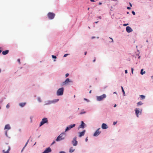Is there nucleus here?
I'll return each instance as SVG.
<instances>
[{
    "mask_svg": "<svg viewBox=\"0 0 153 153\" xmlns=\"http://www.w3.org/2000/svg\"><path fill=\"white\" fill-rule=\"evenodd\" d=\"M65 133H62L60 134L57 137L56 139L57 141H60L61 140H63L65 137Z\"/></svg>",
    "mask_w": 153,
    "mask_h": 153,
    "instance_id": "f257e3e1",
    "label": "nucleus"
},
{
    "mask_svg": "<svg viewBox=\"0 0 153 153\" xmlns=\"http://www.w3.org/2000/svg\"><path fill=\"white\" fill-rule=\"evenodd\" d=\"M136 116L137 117H138V114L140 115L142 114V109L139 108H136L134 110Z\"/></svg>",
    "mask_w": 153,
    "mask_h": 153,
    "instance_id": "f03ea898",
    "label": "nucleus"
},
{
    "mask_svg": "<svg viewBox=\"0 0 153 153\" xmlns=\"http://www.w3.org/2000/svg\"><path fill=\"white\" fill-rule=\"evenodd\" d=\"M48 16V19H50L51 20L54 19V18L55 14V13L52 12H49L47 14Z\"/></svg>",
    "mask_w": 153,
    "mask_h": 153,
    "instance_id": "7ed1b4c3",
    "label": "nucleus"
},
{
    "mask_svg": "<svg viewBox=\"0 0 153 153\" xmlns=\"http://www.w3.org/2000/svg\"><path fill=\"white\" fill-rule=\"evenodd\" d=\"M106 95L105 94H104L102 95L99 96H97V101H100L103 100L104 98H106Z\"/></svg>",
    "mask_w": 153,
    "mask_h": 153,
    "instance_id": "20e7f679",
    "label": "nucleus"
},
{
    "mask_svg": "<svg viewBox=\"0 0 153 153\" xmlns=\"http://www.w3.org/2000/svg\"><path fill=\"white\" fill-rule=\"evenodd\" d=\"M64 89L63 88H59L57 91V95H61L63 94Z\"/></svg>",
    "mask_w": 153,
    "mask_h": 153,
    "instance_id": "39448f33",
    "label": "nucleus"
},
{
    "mask_svg": "<svg viewBox=\"0 0 153 153\" xmlns=\"http://www.w3.org/2000/svg\"><path fill=\"white\" fill-rule=\"evenodd\" d=\"M5 148H7V150L6 149L3 150L2 152L3 153H9V151L10 149V148L9 146L7 145L5 146Z\"/></svg>",
    "mask_w": 153,
    "mask_h": 153,
    "instance_id": "423d86ee",
    "label": "nucleus"
},
{
    "mask_svg": "<svg viewBox=\"0 0 153 153\" xmlns=\"http://www.w3.org/2000/svg\"><path fill=\"white\" fill-rule=\"evenodd\" d=\"M77 137H74L72 141V143L74 146H76L77 145L78 142L76 141Z\"/></svg>",
    "mask_w": 153,
    "mask_h": 153,
    "instance_id": "0eeeda50",
    "label": "nucleus"
},
{
    "mask_svg": "<svg viewBox=\"0 0 153 153\" xmlns=\"http://www.w3.org/2000/svg\"><path fill=\"white\" fill-rule=\"evenodd\" d=\"M48 122V120L47 118H44L42 119V121L40 122V126H41L45 123Z\"/></svg>",
    "mask_w": 153,
    "mask_h": 153,
    "instance_id": "6e6552de",
    "label": "nucleus"
},
{
    "mask_svg": "<svg viewBox=\"0 0 153 153\" xmlns=\"http://www.w3.org/2000/svg\"><path fill=\"white\" fill-rule=\"evenodd\" d=\"M75 126V124H73L69 125V126L67 127L66 128V129H65V131H66L70 130L71 128L74 127Z\"/></svg>",
    "mask_w": 153,
    "mask_h": 153,
    "instance_id": "1a4fd4ad",
    "label": "nucleus"
},
{
    "mask_svg": "<svg viewBox=\"0 0 153 153\" xmlns=\"http://www.w3.org/2000/svg\"><path fill=\"white\" fill-rule=\"evenodd\" d=\"M100 128L98 129L95 132L94 134V136H96L98 135L101 133V131H99V130L100 129Z\"/></svg>",
    "mask_w": 153,
    "mask_h": 153,
    "instance_id": "9d476101",
    "label": "nucleus"
},
{
    "mask_svg": "<svg viewBox=\"0 0 153 153\" xmlns=\"http://www.w3.org/2000/svg\"><path fill=\"white\" fill-rule=\"evenodd\" d=\"M51 150L50 147H48L43 152V153H48L51 152Z\"/></svg>",
    "mask_w": 153,
    "mask_h": 153,
    "instance_id": "9b49d317",
    "label": "nucleus"
},
{
    "mask_svg": "<svg viewBox=\"0 0 153 153\" xmlns=\"http://www.w3.org/2000/svg\"><path fill=\"white\" fill-rule=\"evenodd\" d=\"M85 131L84 130H83V131H82V132H79V137H82V136H84V135L85 134Z\"/></svg>",
    "mask_w": 153,
    "mask_h": 153,
    "instance_id": "f8f14e48",
    "label": "nucleus"
},
{
    "mask_svg": "<svg viewBox=\"0 0 153 153\" xmlns=\"http://www.w3.org/2000/svg\"><path fill=\"white\" fill-rule=\"evenodd\" d=\"M126 30L127 32L130 33L133 30L130 27L127 26L126 27Z\"/></svg>",
    "mask_w": 153,
    "mask_h": 153,
    "instance_id": "ddd939ff",
    "label": "nucleus"
},
{
    "mask_svg": "<svg viewBox=\"0 0 153 153\" xmlns=\"http://www.w3.org/2000/svg\"><path fill=\"white\" fill-rule=\"evenodd\" d=\"M71 82V81L70 80V79L69 78H67L64 82H63L62 84L63 85H65Z\"/></svg>",
    "mask_w": 153,
    "mask_h": 153,
    "instance_id": "4468645a",
    "label": "nucleus"
},
{
    "mask_svg": "<svg viewBox=\"0 0 153 153\" xmlns=\"http://www.w3.org/2000/svg\"><path fill=\"white\" fill-rule=\"evenodd\" d=\"M108 127L107 125L104 123L102 124V129H106L108 128Z\"/></svg>",
    "mask_w": 153,
    "mask_h": 153,
    "instance_id": "2eb2a0df",
    "label": "nucleus"
},
{
    "mask_svg": "<svg viewBox=\"0 0 153 153\" xmlns=\"http://www.w3.org/2000/svg\"><path fill=\"white\" fill-rule=\"evenodd\" d=\"M85 124L82 121L81 124L79 126V128H83L84 127V126Z\"/></svg>",
    "mask_w": 153,
    "mask_h": 153,
    "instance_id": "dca6fc26",
    "label": "nucleus"
},
{
    "mask_svg": "<svg viewBox=\"0 0 153 153\" xmlns=\"http://www.w3.org/2000/svg\"><path fill=\"white\" fill-rule=\"evenodd\" d=\"M9 52V50H6L5 51H3L2 52V54L3 55H6Z\"/></svg>",
    "mask_w": 153,
    "mask_h": 153,
    "instance_id": "f3484780",
    "label": "nucleus"
},
{
    "mask_svg": "<svg viewBox=\"0 0 153 153\" xmlns=\"http://www.w3.org/2000/svg\"><path fill=\"white\" fill-rule=\"evenodd\" d=\"M10 126L9 125L7 124L5 125L4 129H10Z\"/></svg>",
    "mask_w": 153,
    "mask_h": 153,
    "instance_id": "a211bd4d",
    "label": "nucleus"
},
{
    "mask_svg": "<svg viewBox=\"0 0 153 153\" xmlns=\"http://www.w3.org/2000/svg\"><path fill=\"white\" fill-rule=\"evenodd\" d=\"M137 50L138 52L136 54V56H138V59H139L140 57V56H139L140 52H139V50L137 49Z\"/></svg>",
    "mask_w": 153,
    "mask_h": 153,
    "instance_id": "6ab92c4d",
    "label": "nucleus"
},
{
    "mask_svg": "<svg viewBox=\"0 0 153 153\" xmlns=\"http://www.w3.org/2000/svg\"><path fill=\"white\" fill-rule=\"evenodd\" d=\"M145 73H146L145 71H144L143 69H142L140 71V74L141 75H143L144 74H145Z\"/></svg>",
    "mask_w": 153,
    "mask_h": 153,
    "instance_id": "aec40b11",
    "label": "nucleus"
},
{
    "mask_svg": "<svg viewBox=\"0 0 153 153\" xmlns=\"http://www.w3.org/2000/svg\"><path fill=\"white\" fill-rule=\"evenodd\" d=\"M26 104V103H22L19 104V105L21 107H24Z\"/></svg>",
    "mask_w": 153,
    "mask_h": 153,
    "instance_id": "412c9836",
    "label": "nucleus"
},
{
    "mask_svg": "<svg viewBox=\"0 0 153 153\" xmlns=\"http://www.w3.org/2000/svg\"><path fill=\"white\" fill-rule=\"evenodd\" d=\"M140 97L141 100H143L145 99L146 96L143 95H140Z\"/></svg>",
    "mask_w": 153,
    "mask_h": 153,
    "instance_id": "4be33fe9",
    "label": "nucleus"
},
{
    "mask_svg": "<svg viewBox=\"0 0 153 153\" xmlns=\"http://www.w3.org/2000/svg\"><path fill=\"white\" fill-rule=\"evenodd\" d=\"M74 149H73V148L72 147H71L69 150V152L71 153L73 152H74Z\"/></svg>",
    "mask_w": 153,
    "mask_h": 153,
    "instance_id": "5701e85b",
    "label": "nucleus"
},
{
    "mask_svg": "<svg viewBox=\"0 0 153 153\" xmlns=\"http://www.w3.org/2000/svg\"><path fill=\"white\" fill-rule=\"evenodd\" d=\"M143 103L141 101H139L137 103V106L143 104Z\"/></svg>",
    "mask_w": 153,
    "mask_h": 153,
    "instance_id": "b1692460",
    "label": "nucleus"
},
{
    "mask_svg": "<svg viewBox=\"0 0 153 153\" xmlns=\"http://www.w3.org/2000/svg\"><path fill=\"white\" fill-rule=\"evenodd\" d=\"M28 141H29V140H27V142H26V144H25V146H24V147H23V148L22 149V151L23 150V149L25 148V147L26 146V145H27V144L28 143Z\"/></svg>",
    "mask_w": 153,
    "mask_h": 153,
    "instance_id": "393cba45",
    "label": "nucleus"
},
{
    "mask_svg": "<svg viewBox=\"0 0 153 153\" xmlns=\"http://www.w3.org/2000/svg\"><path fill=\"white\" fill-rule=\"evenodd\" d=\"M121 88H122V92L124 94H124H125V91H124L123 89V88L122 86H121Z\"/></svg>",
    "mask_w": 153,
    "mask_h": 153,
    "instance_id": "a878e982",
    "label": "nucleus"
},
{
    "mask_svg": "<svg viewBox=\"0 0 153 153\" xmlns=\"http://www.w3.org/2000/svg\"><path fill=\"white\" fill-rule=\"evenodd\" d=\"M37 100L40 102H41V99L39 97H38L37 98Z\"/></svg>",
    "mask_w": 153,
    "mask_h": 153,
    "instance_id": "bb28decb",
    "label": "nucleus"
},
{
    "mask_svg": "<svg viewBox=\"0 0 153 153\" xmlns=\"http://www.w3.org/2000/svg\"><path fill=\"white\" fill-rule=\"evenodd\" d=\"M6 107L7 108H8L10 107L9 104H8L6 105Z\"/></svg>",
    "mask_w": 153,
    "mask_h": 153,
    "instance_id": "cd10ccee",
    "label": "nucleus"
},
{
    "mask_svg": "<svg viewBox=\"0 0 153 153\" xmlns=\"http://www.w3.org/2000/svg\"><path fill=\"white\" fill-rule=\"evenodd\" d=\"M52 57L53 58L56 59V56H54L53 55H52Z\"/></svg>",
    "mask_w": 153,
    "mask_h": 153,
    "instance_id": "c85d7f7f",
    "label": "nucleus"
},
{
    "mask_svg": "<svg viewBox=\"0 0 153 153\" xmlns=\"http://www.w3.org/2000/svg\"><path fill=\"white\" fill-rule=\"evenodd\" d=\"M109 38L111 39V41H110V42H113V39L111 38V37H109Z\"/></svg>",
    "mask_w": 153,
    "mask_h": 153,
    "instance_id": "c756f323",
    "label": "nucleus"
},
{
    "mask_svg": "<svg viewBox=\"0 0 153 153\" xmlns=\"http://www.w3.org/2000/svg\"><path fill=\"white\" fill-rule=\"evenodd\" d=\"M17 61L18 62H19V64H20L21 62H20V59H17Z\"/></svg>",
    "mask_w": 153,
    "mask_h": 153,
    "instance_id": "7c9ffc66",
    "label": "nucleus"
},
{
    "mask_svg": "<svg viewBox=\"0 0 153 153\" xmlns=\"http://www.w3.org/2000/svg\"><path fill=\"white\" fill-rule=\"evenodd\" d=\"M85 111H83V112H80V114H85Z\"/></svg>",
    "mask_w": 153,
    "mask_h": 153,
    "instance_id": "2f4dec72",
    "label": "nucleus"
},
{
    "mask_svg": "<svg viewBox=\"0 0 153 153\" xmlns=\"http://www.w3.org/2000/svg\"><path fill=\"white\" fill-rule=\"evenodd\" d=\"M69 54H65V55H64V57H66L67 56V55H68Z\"/></svg>",
    "mask_w": 153,
    "mask_h": 153,
    "instance_id": "473e14b6",
    "label": "nucleus"
},
{
    "mask_svg": "<svg viewBox=\"0 0 153 153\" xmlns=\"http://www.w3.org/2000/svg\"><path fill=\"white\" fill-rule=\"evenodd\" d=\"M69 75V74L68 73H67L66 74H65V76L66 77H68Z\"/></svg>",
    "mask_w": 153,
    "mask_h": 153,
    "instance_id": "72a5a7b5",
    "label": "nucleus"
},
{
    "mask_svg": "<svg viewBox=\"0 0 153 153\" xmlns=\"http://www.w3.org/2000/svg\"><path fill=\"white\" fill-rule=\"evenodd\" d=\"M2 48H0V53L2 52Z\"/></svg>",
    "mask_w": 153,
    "mask_h": 153,
    "instance_id": "f704fd0d",
    "label": "nucleus"
},
{
    "mask_svg": "<svg viewBox=\"0 0 153 153\" xmlns=\"http://www.w3.org/2000/svg\"><path fill=\"white\" fill-rule=\"evenodd\" d=\"M128 25V24H124L123 25V26H126L127 25Z\"/></svg>",
    "mask_w": 153,
    "mask_h": 153,
    "instance_id": "c9c22d12",
    "label": "nucleus"
},
{
    "mask_svg": "<svg viewBox=\"0 0 153 153\" xmlns=\"http://www.w3.org/2000/svg\"><path fill=\"white\" fill-rule=\"evenodd\" d=\"M133 68H131V73L133 74Z\"/></svg>",
    "mask_w": 153,
    "mask_h": 153,
    "instance_id": "e433bc0d",
    "label": "nucleus"
},
{
    "mask_svg": "<svg viewBox=\"0 0 153 153\" xmlns=\"http://www.w3.org/2000/svg\"><path fill=\"white\" fill-rule=\"evenodd\" d=\"M5 135L7 136V131H6L5 133Z\"/></svg>",
    "mask_w": 153,
    "mask_h": 153,
    "instance_id": "4c0bfd02",
    "label": "nucleus"
},
{
    "mask_svg": "<svg viewBox=\"0 0 153 153\" xmlns=\"http://www.w3.org/2000/svg\"><path fill=\"white\" fill-rule=\"evenodd\" d=\"M116 123H117V122H114V123H113L114 125H115L116 124Z\"/></svg>",
    "mask_w": 153,
    "mask_h": 153,
    "instance_id": "58836bf2",
    "label": "nucleus"
},
{
    "mask_svg": "<svg viewBox=\"0 0 153 153\" xmlns=\"http://www.w3.org/2000/svg\"><path fill=\"white\" fill-rule=\"evenodd\" d=\"M88 140V137H86V138L85 139V140L86 142H87Z\"/></svg>",
    "mask_w": 153,
    "mask_h": 153,
    "instance_id": "ea45409f",
    "label": "nucleus"
},
{
    "mask_svg": "<svg viewBox=\"0 0 153 153\" xmlns=\"http://www.w3.org/2000/svg\"><path fill=\"white\" fill-rule=\"evenodd\" d=\"M59 153H65V152H60Z\"/></svg>",
    "mask_w": 153,
    "mask_h": 153,
    "instance_id": "a19ab883",
    "label": "nucleus"
},
{
    "mask_svg": "<svg viewBox=\"0 0 153 153\" xmlns=\"http://www.w3.org/2000/svg\"><path fill=\"white\" fill-rule=\"evenodd\" d=\"M98 18L99 19H101L102 18H101V16H99L98 17Z\"/></svg>",
    "mask_w": 153,
    "mask_h": 153,
    "instance_id": "79ce46f5",
    "label": "nucleus"
},
{
    "mask_svg": "<svg viewBox=\"0 0 153 153\" xmlns=\"http://www.w3.org/2000/svg\"><path fill=\"white\" fill-rule=\"evenodd\" d=\"M90 0L91 2H94L95 1L94 0Z\"/></svg>",
    "mask_w": 153,
    "mask_h": 153,
    "instance_id": "37998d69",
    "label": "nucleus"
},
{
    "mask_svg": "<svg viewBox=\"0 0 153 153\" xmlns=\"http://www.w3.org/2000/svg\"><path fill=\"white\" fill-rule=\"evenodd\" d=\"M125 73L126 74L127 73V70H125Z\"/></svg>",
    "mask_w": 153,
    "mask_h": 153,
    "instance_id": "c03bdc74",
    "label": "nucleus"
},
{
    "mask_svg": "<svg viewBox=\"0 0 153 153\" xmlns=\"http://www.w3.org/2000/svg\"><path fill=\"white\" fill-rule=\"evenodd\" d=\"M127 9H130V7H127Z\"/></svg>",
    "mask_w": 153,
    "mask_h": 153,
    "instance_id": "a18cd8bd",
    "label": "nucleus"
},
{
    "mask_svg": "<svg viewBox=\"0 0 153 153\" xmlns=\"http://www.w3.org/2000/svg\"><path fill=\"white\" fill-rule=\"evenodd\" d=\"M55 143V141H54L52 143V144H54V143Z\"/></svg>",
    "mask_w": 153,
    "mask_h": 153,
    "instance_id": "49530a36",
    "label": "nucleus"
},
{
    "mask_svg": "<svg viewBox=\"0 0 153 153\" xmlns=\"http://www.w3.org/2000/svg\"><path fill=\"white\" fill-rule=\"evenodd\" d=\"M132 13L133 14V15H134V11H132Z\"/></svg>",
    "mask_w": 153,
    "mask_h": 153,
    "instance_id": "de8ad7c7",
    "label": "nucleus"
},
{
    "mask_svg": "<svg viewBox=\"0 0 153 153\" xmlns=\"http://www.w3.org/2000/svg\"><path fill=\"white\" fill-rule=\"evenodd\" d=\"M99 5H101L102 4V3L100 2L99 3Z\"/></svg>",
    "mask_w": 153,
    "mask_h": 153,
    "instance_id": "09e8293b",
    "label": "nucleus"
},
{
    "mask_svg": "<svg viewBox=\"0 0 153 153\" xmlns=\"http://www.w3.org/2000/svg\"><path fill=\"white\" fill-rule=\"evenodd\" d=\"M90 94H91V90H90L89 92Z\"/></svg>",
    "mask_w": 153,
    "mask_h": 153,
    "instance_id": "8fccbe9b",
    "label": "nucleus"
},
{
    "mask_svg": "<svg viewBox=\"0 0 153 153\" xmlns=\"http://www.w3.org/2000/svg\"><path fill=\"white\" fill-rule=\"evenodd\" d=\"M117 106V105L116 104H115L114 105V107H115Z\"/></svg>",
    "mask_w": 153,
    "mask_h": 153,
    "instance_id": "3c124183",
    "label": "nucleus"
},
{
    "mask_svg": "<svg viewBox=\"0 0 153 153\" xmlns=\"http://www.w3.org/2000/svg\"><path fill=\"white\" fill-rule=\"evenodd\" d=\"M87 54V52H85V55H86Z\"/></svg>",
    "mask_w": 153,
    "mask_h": 153,
    "instance_id": "603ef678",
    "label": "nucleus"
},
{
    "mask_svg": "<svg viewBox=\"0 0 153 153\" xmlns=\"http://www.w3.org/2000/svg\"><path fill=\"white\" fill-rule=\"evenodd\" d=\"M58 100H59V99L56 100L55 102H57V101H58Z\"/></svg>",
    "mask_w": 153,
    "mask_h": 153,
    "instance_id": "864d4df0",
    "label": "nucleus"
},
{
    "mask_svg": "<svg viewBox=\"0 0 153 153\" xmlns=\"http://www.w3.org/2000/svg\"><path fill=\"white\" fill-rule=\"evenodd\" d=\"M98 22V21L97 22H94L96 23H97Z\"/></svg>",
    "mask_w": 153,
    "mask_h": 153,
    "instance_id": "5fc2aeb1",
    "label": "nucleus"
},
{
    "mask_svg": "<svg viewBox=\"0 0 153 153\" xmlns=\"http://www.w3.org/2000/svg\"><path fill=\"white\" fill-rule=\"evenodd\" d=\"M95 59H94V60H93V62H95Z\"/></svg>",
    "mask_w": 153,
    "mask_h": 153,
    "instance_id": "6e6d98bb",
    "label": "nucleus"
},
{
    "mask_svg": "<svg viewBox=\"0 0 153 153\" xmlns=\"http://www.w3.org/2000/svg\"><path fill=\"white\" fill-rule=\"evenodd\" d=\"M84 100H87V99H85V98H84Z\"/></svg>",
    "mask_w": 153,
    "mask_h": 153,
    "instance_id": "4d7b16f0",
    "label": "nucleus"
},
{
    "mask_svg": "<svg viewBox=\"0 0 153 153\" xmlns=\"http://www.w3.org/2000/svg\"><path fill=\"white\" fill-rule=\"evenodd\" d=\"M95 38V37H92V39H94V38Z\"/></svg>",
    "mask_w": 153,
    "mask_h": 153,
    "instance_id": "13d9d810",
    "label": "nucleus"
},
{
    "mask_svg": "<svg viewBox=\"0 0 153 153\" xmlns=\"http://www.w3.org/2000/svg\"><path fill=\"white\" fill-rule=\"evenodd\" d=\"M151 78H152V79H153V76H151Z\"/></svg>",
    "mask_w": 153,
    "mask_h": 153,
    "instance_id": "bf43d9fd",
    "label": "nucleus"
},
{
    "mask_svg": "<svg viewBox=\"0 0 153 153\" xmlns=\"http://www.w3.org/2000/svg\"><path fill=\"white\" fill-rule=\"evenodd\" d=\"M89 9H90V8H89V7H88V10H89Z\"/></svg>",
    "mask_w": 153,
    "mask_h": 153,
    "instance_id": "052dcab7",
    "label": "nucleus"
},
{
    "mask_svg": "<svg viewBox=\"0 0 153 153\" xmlns=\"http://www.w3.org/2000/svg\"><path fill=\"white\" fill-rule=\"evenodd\" d=\"M146 42H148V40H146Z\"/></svg>",
    "mask_w": 153,
    "mask_h": 153,
    "instance_id": "680f3d73",
    "label": "nucleus"
},
{
    "mask_svg": "<svg viewBox=\"0 0 153 153\" xmlns=\"http://www.w3.org/2000/svg\"><path fill=\"white\" fill-rule=\"evenodd\" d=\"M114 94H116V92H114Z\"/></svg>",
    "mask_w": 153,
    "mask_h": 153,
    "instance_id": "e2e57ef3",
    "label": "nucleus"
},
{
    "mask_svg": "<svg viewBox=\"0 0 153 153\" xmlns=\"http://www.w3.org/2000/svg\"><path fill=\"white\" fill-rule=\"evenodd\" d=\"M130 6H131V4L130 3Z\"/></svg>",
    "mask_w": 153,
    "mask_h": 153,
    "instance_id": "0e129e2a",
    "label": "nucleus"
},
{
    "mask_svg": "<svg viewBox=\"0 0 153 153\" xmlns=\"http://www.w3.org/2000/svg\"><path fill=\"white\" fill-rule=\"evenodd\" d=\"M137 46H136V48H137Z\"/></svg>",
    "mask_w": 153,
    "mask_h": 153,
    "instance_id": "69168bd1",
    "label": "nucleus"
},
{
    "mask_svg": "<svg viewBox=\"0 0 153 153\" xmlns=\"http://www.w3.org/2000/svg\"><path fill=\"white\" fill-rule=\"evenodd\" d=\"M88 28H90V27H88Z\"/></svg>",
    "mask_w": 153,
    "mask_h": 153,
    "instance_id": "338daca9",
    "label": "nucleus"
},
{
    "mask_svg": "<svg viewBox=\"0 0 153 153\" xmlns=\"http://www.w3.org/2000/svg\"><path fill=\"white\" fill-rule=\"evenodd\" d=\"M134 15H135V12H134Z\"/></svg>",
    "mask_w": 153,
    "mask_h": 153,
    "instance_id": "774afa93",
    "label": "nucleus"
}]
</instances>
